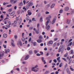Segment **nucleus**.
I'll return each mask as SVG.
<instances>
[{
  "mask_svg": "<svg viewBox=\"0 0 74 74\" xmlns=\"http://www.w3.org/2000/svg\"><path fill=\"white\" fill-rule=\"evenodd\" d=\"M31 5L32 6L33 5V3L32 2H29L28 3L27 5V6H26V8L27 9H28L29 7H30V6Z\"/></svg>",
  "mask_w": 74,
  "mask_h": 74,
  "instance_id": "f257e3e1",
  "label": "nucleus"
},
{
  "mask_svg": "<svg viewBox=\"0 0 74 74\" xmlns=\"http://www.w3.org/2000/svg\"><path fill=\"white\" fill-rule=\"evenodd\" d=\"M53 62H55V63H56L57 62V61H56V59L54 60Z\"/></svg>",
  "mask_w": 74,
  "mask_h": 74,
  "instance_id": "09e8293b",
  "label": "nucleus"
},
{
  "mask_svg": "<svg viewBox=\"0 0 74 74\" xmlns=\"http://www.w3.org/2000/svg\"><path fill=\"white\" fill-rule=\"evenodd\" d=\"M69 7H65L64 8V10L65 11H69Z\"/></svg>",
  "mask_w": 74,
  "mask_h": 74,
  "instance_id": "39448f33",
  "label": "nucleus"
},
{
  "mask_svg": "<svg viewBox=\"0 0 74 74\" xmlns=\"http://www.w3.org/2000/svg\"><path fill=\"white\" fill-rule=\"evenodd\" d=\"M19 6H22L23 5V3L22 2H21L19 3L18 4Z\"/></svg>",
  "mask_w": 74,
  "mask_h": 74,
  "instance_id": "4468645a",
  "label": "nucleus"
},
{
  "mask_svg": "<svg viewBox=\"0 0 74 74\" xmlns=\"http://www.w3.org/2000/svg\"><path fill=\"white\" fill-rule=\"evenodd\" d=\"M68 55V53H66L64 55V58H66L67 56V55Z\"/></svg>",
  "mask_w": 74,
  "mask_h": 74,
  "instance_id": "5701e85b",
  "label": "nucleus"
},
{
  "mask_svg": "<svg viewBox=\"0 0 74 74\" xmlns=\"http://www.w3.org/2000/svg\"><path fill=\"white\" fill-rule=\"evenodd\" d=\"M34 31L35 30L37 34V30H36V28H34Z\"/></svg>",
  "mask_w": 74,
  "mask_h": 74,
  "instance_id": "a19ab883",
  "label": "nucleus"
},
{
  "mask_svg": "<svg viewBox=\"0 0 74 74\" xmlns=\"http://www.w3.org/2000/svg\"><path fill=\"white\" fill-rule=\"evenodd\" d=\"M46 28L47 30H49V28H50V26L48 25L47 26H46Z\"/></svg>",
  "mask_w": 74,
  "mask_h": 74,
  "instance_id": "f3484780",
  "label": "nucleus"
},
{
  "mask_svg": "<svg viewBox=\"0 0 74 74\" xmlns=\"http://www.w3.org/2000/svg\"><path fill=\"white\" fill-rule=\"evenodd\" d=\"M39 39H42V36L40 35L39 37Z\"/></svg>",
  "mask_w": 74,
  "mask_h": 74,
  "instance_id": "cd10ccee",
  "label": "nucleus"
},
{
  "mask_svg": "<svg viewBox=\"0 0 74 74\" xmlns=\"http://www.w3.org/2000/svg\"><path fill=\"white\" fill-rule=\"evenodd\" d=\"M40 21L41 22H42V17H41L40 18Z\"/></svg>",
  "mask_w": 74,
  "mask_h": 74,
  "instance_id": "b1692460",
  "label": "nucleus"
},
{
  "mask_svg": "<svg viewBox=\"0 0 74 74\" xmlns=\"http://www.w3.org/2000/svg\"><path fill=\"white\" fill-rule=\"evenodd\" d=\"M69 41V39H66L65 41V43H67Z\"/></svg>",
  "mask_w": 74,
  "mask_h": 74,
  "instance_id": "72a5a7b5",
  "label": "nucleus"
},
{
  "mask_svg": "<svg viewBox=\"0 0 74 74\" xmlns=\"http://www.w3.org/2000/svg\"><path fill=\"white\" fill-rule=\"evenodd\" d=\"M2 41H0V45H2Z\"/></svg>",
  "mask_w": 74,
  "mask_h": 74,
  "instance_id": "0e129e2a",
  "label": "nucleus"
},
{
  "mask_svg": "<svg viewBox=\"0 0 74 74\" xmlns=\"http://www.w3.org/2000/svg\"><path fill=\"white\" fill-rule=\"evenodd\" d=\"M34 45V46H35L36 45V42H34L33 43Z\"/></svg>",
  "mask_w": 74,
  "mask_h": 74,
  "instance_id": "603ef678",
  "label": "nucleus"
},
{
  "mask_svg": "<svg viewBox=\"0 0 74 74\" xmlns=\"http://www.w3.org/2000/svg\"><path fill=\"white\" fill-rule=\"evenodd\" d=\"M48 44H53V42L52 41H49L48 42Z\"/></svg>",
  "mask_w": 74,
  "mask_h": 74,
  "instance_id": "ddd939ff",
  "label": "nucleus"
},
{
  "mask_svg": "<svg viewBox=\"0 0 74 74\" xmlns=\"http://www.w3.org/2000/svg\"><path fill=\"white\" fill-rule=\"evenodd\" d=\"M33 29V26L30 27L29 28V30H32V29Z\"/></svg>",
  "mask_w": 74,
  "mask_h": 74,
  "instance_id": "393cba45",
  "label": "nucleus"
},
{
  "mask_svg": "<svg viewBox=\"0 0 74 74\" xmlns=\"http://www.w3.org/2000/svg\"><path fill=\"white\" fill-rule=\"evenodd\" d=\"M29 58V55H27L25 58V60H27Z\"/></svg>",
  "mask_w": 74,
  "mask_h": 74,
  "instance_id": "2eb2a0df",
  "label": "nucleus"
},
{
  "mask_svg": "<svg viewBox=\"0 0 74 74\" xmlns=\"http://www.w3.org/2000/svg\"><path fill=\"white\" fill-rule=\"evenodd\" d=\"M16 2H17V0H15L14 1L13 3V4H15V3H16Z\"/></svg>",
  "mask_w": 74,
  "mask_h": 74,
  "instance_id": "e433bc0d",
  "label": "nucleus"
},
{
  "mask_svg": "<svg viewBox=\"0 0 74 74\" xmlns=\"http://www.w3.org/2000/svg\"><path fill=\"white\" fill-rule=\"evenodd\" d=\"M57 40H58V38H56L54 39V41H57Z\"/></svg>",
  "mask_w": 74,
  "mask_h": 74,
  "instance_id": "f704fd0d",
  "label": "nucleus"
},
{
  "mask_svg": "<svg viewBox=\"0 0 74 74\" xmlns=\"http://www.w3.org/2000/svg\"><path fill=\"white\" fill-rule=\"evenodd\" d=\"M56 42H55L53 45V47H55V46H56Z\"/></svg>",
  "mask_w": 74,
  "mask_h": 74,
  "instance_id": "bb28decb",
  "label": "nucleus"
},
{
  "mask_svg": "<svg viewBox=\"0 0 74 74\" xmlns=\"http://www.w3.org/2000/svg\"><path fill=\"white\" fill-rule=\"evenodd\" d=\"M29 11H30V10H28L27 12L28 13V15H31L32 14V12H29Z\"/></svg>",
  "mask_w": 74,
  "mask_h": 74,
  "instance_id": "f8f14e48",
  "label": "nucleus"
},
{
  "mask_svg": "<svg viewBox=\"0 0 74 74\" xmlns=\"http://www.w3.org/2000/svg\"><path fill=\"white\" fill-rule=\"evenodd\" d=\"M14 14H15V12H13L11 13L10 15L11 16H13Z\"/></svg>",
  "mask_w": 74,
  "mask_h": 74,
  "instance_id": "412c9836",
  "label": "nucleus"
},
{
  "mask_svg": "<svg viewBox=\"0 0 74 74\" xmlns=\"http://www.w3.org/2000/svg\"><path fill=\"white\" fill-rule=\"evenodd\" d=\"M16 70H17L18 71H19V68H17L16 69Z\"/></svg>",
  "mask_w": 74,
  "mask_h": 74,
  "instance_id": "e2e57ef3",
  "label": "nucleus"
},
{
  "mask_svg": "<svg viewBox=\"0 0 74 74\" xmlns=\"http://www.w3.org/2000/svg\"><path fill=\"white\" fill-rule=\"evenodd\" d=\"M63 48V46L62 45H61L59 47V50H58V52H60L61 51V49H62V48Z\"/></svg>",
  "mask_w": 74,
  "mask_h": 74,
  "instance_id": "20e7f679",
  "label": "nucleus"
},
{
  "mask_svg": "<svg viewBox=\"0 0 74 74\" xmlns=\"http://www.w3.org/2000/svg\"><path fill=\"white\" fill-rule=\"evenodd\" d=\"M31 40H32V38L30 37L29 38V40H28V41L29 42H30V41H31Z\"/></svg>",
  "mask_w": 74,
  "mask_h": 74,
  "instance_id": "4c0bfd02",
  "label": "nucleus"
},
{
  "mask_svg": "<svg viewBox=\"0 0 74 74\" xmlns=\"http://www.w3.org/2000/svg\"><path fill=\"white\" fill-rule=\"evenodd\" d=\"M3 36L4 38H7V34H4L3 35Z\"/></svg>",
  "mask_w": 74,
  "mask_h": 74,
  "instance_id": "9d476101",
  "label": "nucleus"
},
{
  "mask_svg": "<svg viewBox=\"0 0 74 74\" xmlns=\"http://www.w3.org/2000/svg\"><path fill=\"white\" fill-rule=\"evenodd\" d=\"M16 20H17V21H19V18L18 17H16Z\"/></svg>",
  "mask_w": 74,
  "mask_h": 74,
  "instance_id": "c03bdc74",
  "label": "nucleus"
},
{
  "mask_svg": "<svg viewBox=\"0 0 74 74\" xmlns=\"http://www.w3.org/2000/svg\"><path fill=\"white\" fill-rule=\"evenodd\" d=\"M49 21H50V19H48L46 23V25L47 26H48V23H49Z\"/></svg>",
  "mask_w": 74,
  "mask_h": 74,
  "instance_id": "1a4fd4ad",
  "label": "nucleus"
},
{
  "mask_svg": "<svg viewBox=\"0 0 74 74\" xmlns=\"http://www.w3.org/2000/svg\"><path fill=\"white\" fill-rule=\"evenodd\" d=\"M70 67H71L70 68V69L71 70V71H74V69H73V68H71V66H70Z\"/></svg>",
  "mask_w": 74,
  "mask_h": 74,
  "instance_id": "473e14b6",
  "label": "nucleus"
},
{
  "mask_svg": "<svg viewBox=\"0 0 74 74\" xmlns=\"http://www.w3.org/2000/svg\"><path fill=\"white\" fill-rule=\"evenodd\" d=\"M66 23L67 24H69L70 23V21L67 19L66 20Z\"/></svg>",
  "mask_w": 74,
  "mask_h": 74,
  "instance_id": "dca6fc26",
  "label": "nucleus"
},
{
  "mask_svg": "<svg viewBox=\"0 0 74 74\" xmlns=\"http://www.w3.org/2000/svg\"><path fill=\"white\" fill-rule=\"evenodd\" d=\"M56 21V18H54L52 22V24H53L55 22V21Z\"/></svg>",
  "mask_w": 74,
  "mask_h": 74,
  "instance_id": "6e6552de",
  "label": "nucleus"
},
{
  "mask_svg": "<svg viewBox=\"0 0 74 74\" xmlns=\"http://www.w3.org/2000/svg\"><path fill=\"white\" fill-rule=\"evenodd\" d=\"M37 65H36V66H35V67H33L32 68V71H34V72H37V70L34 69H36V68H37Z\"/></svg>",
  "mask_w": 74,
  "mask_h": 74,
  "instance_id": "f03ea898",
  "label": "nucleus"
},
{
  "mask_svg": "<svg viewBox=\"0 0 74 74\" xmlns=\"http://www.w3.org/2000/svg\"><path fill=\"white\" fill-rule=\"evenodd\" d=\"M60 45V43H57V45L58 46H59V45Z\"/></svg>",
  "mask_w": 74,
  "mask_h": 74,
  "instance_id": "69168bd1",
  "label": "nucleus"
},
{
  "mask_svg": "<svg viewBox=\"0 0 74 74\" xmlns=\"http://www.w3.org/2000/svg\"><path fill=\"white\" fill-rule=\"evenodd\" d=\"M9 32L8 34H11V30L10 29L9 30Z\"/></svg>",
  "mask_w": 74,
  "mask_h": 74,
  "instance_id": "864d4df0",
  "label": "nucleus"
},
{
  "mask_svg": "<svg viewBox=\"0 0 74 74\" xmlns=\"http://www.w3.org/2000/svg\"><path fill=\"white\" fill-rule=\"evenodd\" d=\"M29 54H32V51L31 50L29 51Z\"/></svg>",
  "mask_w": 74,
  "mask_h": 74,
  "instance_id": "58836bf2",
  "label": "nucleus"
},
{
  "mask_svg": "<svg viewBox=\"0 0 74 74\" xmlns=\"http://www.w3.org/2000/svg\"><path fill=\"white\" fill-rule=\"evenodd\" d=\"M4 56V53L3 52H0V59H1V57H3Z\"/></svg>",
  "mask_w": 74,
  "mask_h": 74,
  "instance_id": "7ed1b4c3",
  "label": "nucleus"
},
{
  "mask_svg": "<svg viewBox=\"0 0 74 74\" xmlns=\"http://www.w3.org/2000/svg\"><path fill=\"white\" fill-rule=\"evenodd\" d=\"M67 66V64H66V65L64 66V67L65 68H66Z\"/></svg>",
  "mask_w": 74,
  "mask_h": 74,
  "instance_id": "3c124183",
  "label": "nucleus"
},
{
  "mask_svg": "<svg viewBox=\"0 0 74 74\" xmlns=\"http://www.w3.org/2000/svg\"><path fill=\"white\" fill-rule=\"evenodd\" d=\"M55 73L56 74H59V72H58V71H57Z\"/></svg>",
  "mask_w": 74,
  "mask_h": 74,
  "instance_id": "338daca9",
  "label": "nucleus"
},
{
  "mask_svg": "<svg viewBox=\"0 0 74 74\" xmlns=\"http://www.w3.org/2000/svg\"><path fill=\"white\" fill-rule=\"evenodd\" d=\"M72 45V42H71L69 43V44L68 45V46H71Z\"/></svg>",
  "mask_w": 74,
  "mask_h": 74,
  "instance_id": "2f4dec72",
  "label": "nucleus"
},
{
  "mask_svg": "<svg viewBox=\"0 0 74 74\" xmlns=\"http://www.w3.org/2000/svg\"><path fill=\"white\" fill-rule=\"evenodd\" d=\"M72 40H73V39H71L70 40H69L68 42H71V41Z\"/></svg>",
  "mask_w": 74,
  "mask_h": 74,
  "instance_id": "a18cd8bd",
  "label": "nucleus"
},
{
  "mask_svg": "<svg viewBox=\"0 0 74 74\" xmlns=\"http://www.w3.org/2000/svg\"><path fill=\"white\" fill-rule=\"evenodd\" d=\"M14 40H12V42H11V44L12 45V47H15V44H14Z\"/></svg>",
  "mask_w": 74,
  "mask_h": 74,
  "instance_id": "0eeeda50",
  "label": "nucleus"
},
{
  "mask_svg": "<svg viewBox=\"0 0 74 74\" xmlns=\"http://www.w3.org/2000/svg\"><path fill=\"white\" fill-rule=\"evenodd\" d=\"M26 19L27 21H29V16H27L26 18Z\"/></svg>",
  "mask_w": 74,
  "mask_h": 74,
  "instance_id": "c756f323",
  "label": "nucleus"
},
{
  "mask_svg": "<svg viewBox=\"0 0 74 74\" xmlns=\"http://www.w3.org/2000/svg\"><path fill=\"white\" fill-rule=\"evenodd\" d=\"M63 12V10H60L59 13L60 14H62Z\"/></svg>",
  "mask_w": 74,
  "mask_h": 74,
  "instance_id": "c85d7f7f",
  "label": "nucleus"
},
{
  "mask_svg": "<svg viewBox=\"0 0 74 74\" xmlns=\"http://www.w3.org/2000/svg\"><path fill=\"white\" fill-rule=\"evenodd\" d=\"M21 40H22V41H23V42H24V41H25V38H24V37L22 38H21Z\"/></svg>",
  "mask_w": 74,
  "mask_h": 74,
  "instance_id": "4be33fe9",
  "label": "nucleus"
},
{
  "mask_svg": "<svg viewBox=\"0 0 74 74\" xmlns=\"http://www.w3.org/2000/svg\"><path fill=\"white\" fill-rule=\"evenodd\" d=\"M23 9L25 10V11H26V9L25 7H23Z\"/></svg>",
  "mask_w": 74,
  "mask_h": 74,
  "instance_id": "4d7b16f0",
  "label": "nucleus"
},
{
  "mask_svg": "<svg viewBox=\"0 0 74 74\" xmlns=\"http://www.w3.org/2000/svg\"><path fill=\"white\" fill-rule=\"evenodd\" d=\"M67 50H70V47H68L67 48Z\"/></svg>",
  "mask_w": 74,
  "mask_h": 74,
  "instance_id": "6e6d98bb",
  "label": "nucleus"
},
{
  "mask_svg": "<svg viewBox=\"0 0 74 74\" xmlns=\"http://www.w3.org/2000/svg\"><path fill=\"white\" fill-rule=\"evenodd\" d=\"M34 53L36 54V53H37V51L36 50H34Z\"/></svg>",
  "mask_w": 74,
  "mask_h": 74,
  "instance_id": "de8ad7c7",
  "label": "nucleus"
},
{
  "mask_svg": "<svg viewBox=\"0 0 74 74\" xmlns=\"http://www.w3.org/2000/svg\"><path fill=\"white\" fill-rule=\"evenodd\" d=\"M45 13L46 14H49V12H46Z\"/></svg>",
  "mask_w": 74,
  "mask_h": 74,
  "instance_id": "bf43d9fd",
  "label": "nucleus"
},
{
  "mask_svg": "<svg viewBox=\"0 0 74 74\" xmlns=\"http://www.w3.org/2000/svg\"><path fill=\"white\" fill-rule=\"evenodd\" d=\"M11 6H12V5H11V4H10L9 5H7V7H11Z\"/></svg>",
  "mask_w": 74,
  "mask_h": 74,
  "instance_id": "79ce46f5",
  "label": "nucleus"
},
{
  "mask_svg": "<svg viewBox=\"0 0 74 74\" xmlns=\"http://www.w3.org/2000/svg\"><path fill=\"white\" fill-rule=\"evenodd\" d=\"M14 0H10V3H11L12 4H13V3H12V2H13V1H14Z\"/></svg>",
  "mask_w": 74,
  "mask_h": 74,
  "instance_id": "ea45409f",
  "label": "nucleus"
},
{
  "mask_svg": "<svg viewBox=\"0 0 74 74\" xmlns=\"http://www.w3.org/2000/svg\"><path fill=\"white\" fill-rule=\"evenodd\" d=\"M21 20H19L18 21L19 24H21Z\"/></svg>",
  "mask_w": 74,
  "mask_h": 74,
  "instance_id": "8fccbe9b",
  "label": "nucleus"
},
{
  "mask_svg": "<svg viewBox=\"0 0 74 74\" xmlns=\"http://www.w3.org/2000/svg\"><path fill=\"white\" fill-rule=\"evenodd\" d=\"M37 42L38 43H40V42H42V40L41 39L38 40H37Z\"/></svg>",
  "mask_w": 74,
  "mask_h": 74,
  "instance_id": "a211bd4d",
  "label": "nucleus"
},
{
  "mask_svg": "<svg viewBox=\"0 0 74 74\" xmlns=\"http://www.w3.org/2000/svg\"><path fill=\"white\" fill-rule=\"evenodd\" d=\"M42 62L44 63V64H46V62H45V60H44V58L43 57L42 58Z\"/></svg>",
  "mask_w": 74,
  "mask_h": 74,
  "instance_id": "423d86ee",
  "label": "nucleus"
},
{
  "mask_svg": "<svg viewBox=\"0 0 74 74\" xmlns=\"http://www.w3.org/2000/svg\"><path fill=\"white\" fill-rule=\"evenodd\" d=\"M55 4H52V5L51 6V8H53L54 7H55Z\"/></svg>",
  "mask_w": 74,
  "mask_h": 74,
  "instance_id": "6ab92c4d",
  "label": "nucleus"
},
{
  "mask_svg": "<svg viewBox=\"0 0 74 74\" xmlns=\"http://www.w3.org/2000/svg\"><path fill=\"white\" fill-rule=\"evenodd\" d=\"M51 15H49L48 17H47L46 18V20H48V19H51Z\"/></svg>",
  "mask_w": 74,
  "mask_h": 74,
  "instance_id": "9b49d317",
  "label": "nucleus"
},
{
  "mask_svg": "<svg viewBox=\"0 0 74 74\" xmlns=\"http://www.w3.org/2000/svg\"><path fill=\"white\" fill-rule=\"evenodd\" d=\"M48 73H49V71H46L45 73V74H48Z\"/></svg>",
  "mask_w": 74,
  "mask_h": 74,
  "instance_id": "680f3d73",
  "label": "nucleus"
},
{
  "mask_svg": "<svg viewBox=\"0 0 74 74\" xmlns=\"http://www.w3.org/2000/svg\"><path fill=\"white\" fill-rule=\"evenodd\" d=\"M44 50L45 51H47V47H45L44 48Z\"/></svg>",
  "mask_w": 74,
  "mask_h": 74,
  "instance_id": "13d9d810",
  "label": "nucleus"
},
{
  "mask_svg": "<svg viewBox=\"0 0 74 74\" xmlns=\"http://www.w3.org/2000/svg\"><path fill=\"white\" fill-rule=\"evenodd\" d=\"M3 46L4 47V48H6V45H3Z\"/></svg>",
  "mask_w": 74,
  "mask_h": 74,
  "instance_id": "052dcab7",
  "label": "nucleus"
},
{
  "mask_svg": "<svg viewBox=\"0 0 74 74\" xmlns=\"http://www.w3.org/2000/svg\"><path fill=\"white\" fill-rule=\"evenodd\" d=\"M67 72L68 74H71V73H70V72L69 70L67 71Z\"/></svg>",
  "mask_w": 74,
  "mask_h": 74,
  "instance_id": "37998d69",
  "label": "nucleus"
},
{
  "mask_svg": "<svg viewBox=\"0 0 74 74\" xmlns=\"http://www.w3.org/2000/svg\"><path fill=\"white\" fill-rule=\"evenodd\" d=\"M62 59H63V60H64L65 61V62H67V60H66V58H62Z\"/></svg>",
  "mask_w": 74,
  "mask_h": 74,
  "instance_id": "c9c22d12",
  "label": "nucleus"
},
{
  "mask_svg": "<svg viewBox=\"0 0 74 74\" xmlns=\"http://www.w3.org/2000/svg\"><path fill=\"white\" fill-rule=\"evenodd\" d=\"M61 41L62 42L64 41V39H62V40H61Z\"/></svg>",
  "mask_w": 74,
  "mask_h": 74,
  "instance_id": "774afa93",
  "label": "nucleus"
},
{
  "mask_svg": "<svg viewBox=\"0 0 74 74\" xmlns=\"http://www.w3.org/2000/svg\"><path fill=\"white\" fill-rule=\"evenodd\" d=\"M62 63H61L60 64V65H59V67H62Z\"/></svg>",
  "mask_w": 74,
  "mask_h": 74,
  "instance_id": "7c9ffc66",
  "label": "nucleus"
},
{
  "mask_svg": "<svg viewBox=\"0 0 74 74\" xmlns=\"http://www.w3.org/2000/svg\"><path fill=\"white\" fill-rule=\"evenodd\" d=\"M14 23H15V24H16V23H17V21L15 20L14 21Z\"/></svg>",
  "mask_w": 74,
  "mask_h": 74,
  "instance_id": "5fc2aeb1",
  "label": "nucleus"
},
{
  "mask_svg": "<svg viewBox=\"0 0 74 74\" xmlns=\"http://www.w3.org/2000/svg\"><path fill=\"white\" fill-rule=\"evenodd\" d=\"M6 26L7 27H8V28H9V27H10V25H6Z\"/></svg>",
  "mask_w": 74,
  "mask_h": 74,
  "instance_id": "49530a36",
  "label": "nucleus"
},
{
  "mask_svg": "<svg viewBox=\"0 0 74 74\" xmlns=\"http://www.w3.org/2000/svg\"><path fill=\"white\" fill-rule=\"evenodd\" d=\"M60 57H58V58H57V60H58V61L59 62H60Z\"/></svg>",
  "mask_w": 74,
  "mask_h": 74,
  "instance_id": "aec40b11",
  "label": "nucleus"
},
{
  "mask_svg": "<svg viewBox=\"0 0 74 74\" xmlns=\"http://www.w3.org/2000/svg\"><path fill=\"white\" fill-rule=\"evenodd\" d=\"M19 44L21 46H22V42H21V41L19 42Z\"/></svg>",
  "mask_w": 74,
  "mask_h": 74,
  "instance_id": "a878e982",
  "label": "nucleus"
}]
</instances>
